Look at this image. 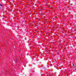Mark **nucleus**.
I'll use <instances>...</instances> for the list:
<instances>
[{"label":"nucleus","instance_id":"nucleus-5","mask_svg":"<svg viewBox=\"0 0 76 76\" xmlns=\"http://www.w3.org/2000/svg\"><path fill=\"white\" fill-rule=\"evenodd\" d=\"M52 76H53V75H52Z\"/></svg>","mask_w":76,"mask_h":76},{"label":"nucleus","instance_id":"nucleus-1","mask_svg":"<svg viewBox=\"0 0 76 76\" xmlns=\"http://www.w3.org/2000/svg\"><path fill=\"white\" fill-rule=\"evenodd\" d=\"M0 6H1V7H3V5L0 4ZM1 9V7H0V9Z\"/></svg>","mask_w":76,"mask_h":76},{"label":"nucleus","instance_id":"nucleus-4","mask_svg":"<svg viewBox=\"0 0 76 76\" xmlns=\"http://www.w3.org/2000/svg\"><path fill=\"white\" fill-rule=\"evenodd\" d=\"M52 76H53V75H52Z\"/></svg>","mask_w":76,"mask_h":76},{"label":"nucleus","instance_id":"nucleus-3","mask_svg":"<svg viewBox=\"0 0 76 76\" xmlns=\"http://www.w3.org/2000/svg\"><path fill=\"white\" fill-rule=\"evenodd\" d=\"M52 76H53V75H52Z\"/></svg>","mask_w":76,"mask_h":76},{"label":"nucleus","instance_id":"nucleus-2","mask_svg":"<svg viewBox=\"0 0 76 76\" xmlns=\"http://www.w3.org/2000/svg\"><path fill=\"white\" fill-rule=\"evenodd\" d=\"M72 66H74V65H72Z\"/></svg>","mask_w":76,"mask_h":76}]
</instances>
